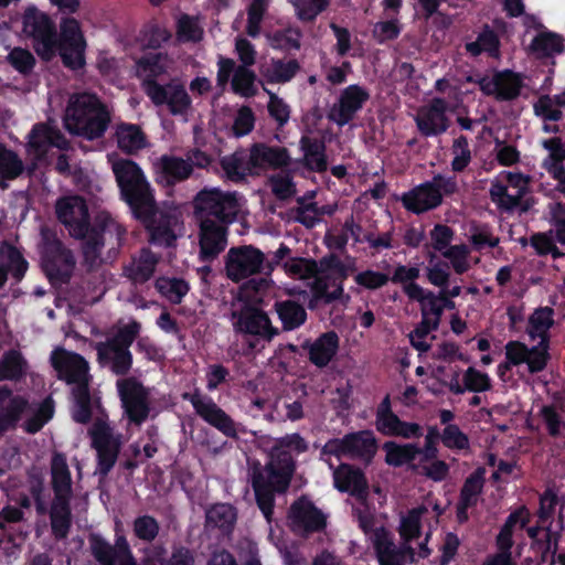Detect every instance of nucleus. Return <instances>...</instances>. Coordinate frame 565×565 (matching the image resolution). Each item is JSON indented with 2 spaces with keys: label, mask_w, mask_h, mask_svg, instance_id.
I'll return each instance as SVG.
<instances>
[{
  "label": "nucleus",
  "mask_w": 565,
  "mask_h": 565,
  "mask_svg": "<svg viewBox=\"0 0 565 565\" xmlns=\"http://www.w3.org/2000/svg\"><path fill=\"white\" fill-rule=\"evenodd\" d=\"M58 221L70 235L83 241V266L94 271L116 256L124 231L116 224L90 225L86 201L78 195L60 199L55 205Z\"/></svg>",
  "instance_id": "nucleus-1"
},
{
  "label": "nucleus",
  "mask_w": 565,
  "mask_h": 565,
  "mask_svg": "<svg viewBox=\"0 0 565 565\" xmlns=\"http://www.w3.org/2000/svg\"><path fill=\"white\" fill-rule=\"evenodd\" d=\"M307 443L299 434H291L274 440L268 451V461L262 466L254 461L248 468L256 503L268 522L274 514L275 493L285 492L290 483L295 463L288 449L303 452Z\"/></svg>",
  "instance_id": "nucleus-2"
},
{
  "label": "nucleus",
  "mask_w": 565,
  "mask_h": 565,
  "mask_svg": "<svg viewBox=\"0 0 565 565\" xmlns=\"http://www.w3.org/2000/svg\"><path fill=\"white\" fill-rule=\"evenodd\" d=\"M427 513L428 509L420 505L401 518L399 544H396L392 535L383 527L374 532L373 546L380 565H406L416 562V556L426 558L430 555V550L427 546L429 533H426L425 541L418 545L417 551L412 546V542L419 539L422 534L420 521Z\"/></svg>",
  "instance_id": "nucleus-3"
},
{
  "label": "nucleus",
  "mask_w": 565,
  "mask_h": 565,
  "mask_svg": "<svg viewBox=\"0 0 565 565\" xmlns=\"http://www.w3.org/2000/svg\"><path fill=\"white\" fill-rule=\"evenodd\" d=\"M110 121V111L97 95L81 92L68 97L63 124L70 134L96 140L104 136Z\"/></svg>",
  "instance_id": "nucleus-4"
},
{
  "label": "nucleus",
  "mask_w": 565,
  "mask_h": 565,
  "mask_svg": "<svg viewBox=\"0 0 565 565\" xmlns=\"http://www.w3.org/2000/svg\"><path fill=\"white\" fill-rule=\"evenodd\" d=\"M224 273L233 282L247 280L246 291L255 294L265 292L269 286V276L274 270V263L269 256L254 245H238L231 247L223 258Z\"/></svg>",
  "instance_id": "nucleus-5"
},
{
  "label": "nucleus",
  "mask_w": 565,
  "mask_h": 565,
  "mask_svg": "<svg viewBox=\"0 0 565 565\" xmlns=\"http://www.w3.org/2000/svg\"><path fill=\"white\" fill-rule=\"evenodd\" d=\"M51 362L57 372L58 379L72 386L73 418L81 424L89 422L92 417L89 392L92 375L89 374L88 362L78 353L62 348L52 352Z\"/></svg>",
  "instance_id": "nucleus-6"
},
{
  "label": "nucleus",
  "mask_w": 565,
  "mask_h": 565,
  "mask_svg": "<svg viewBox=\"0 0 565 565\" xmlns=\"http://www.w3.org/2000/svg\"><path fill=\"white\" fill-rule=\"evenodd\" d=\"M50 483L54 494L50 508L51 527L54 536L62 540L67 536L71 527V500L73 498V480L64 454H53L50 462Z\"/></svg>",
  "instance_id": "nucleus-7"
},
{
  "label": "nucleus",
  "mask_w": 565,
  "mask_h": 565,
  "mask_svg": "<svg viewBox=\"0 0 565 565\" xmlns=\"http://www.w3.org/2000/svg\"><path fill=\"white\" fill-rule=\"evenodd\" d=\"M111 170L120 189L121 198L130 206L134 215L149 222L154 206V198L139 166L129 159H118L111 162Z\"/></svg>",
  "instance_id": "nucleus-8"
},
{
  "label": "nucleus",
  "mask_w": 565,
  "mask_h": 565,
  "mask_svg": "<svg viewBox=\"0 0 565 565\" xmlns=\"http://www.w3.org/2000/svg\"><path fill=\"white\" fill-rule=\"evenodd\" d=\"M140 330L141 324L132 320L109 333L105 341L97 342L94 348L99 365L109 369L116 375H127L132 366V354L129 348Z\"/></svg>",
  "instance_id": "nucleus-9"
},
{
  "label": "nucleus",
  "mask_w": 565,
  "mask_h": 565,
  "mask_svg": "<svg viewBox=\"0 0 565 565\" xmlns=\"http://www.w3.org/2000/svg\"><path fill=\"white\" fill-rule=\"evenodd\" d=\"M196 221H206L230 226L242 209L241 198L236 192L222 191L218 188H205L193 200Z\"/></svg>",
  "instance_id": "nucleus-10"
},
{
  "label": "nucleus",
  "mask_w": 565,
  "mask_h": 565,
  "mask_svg": "<svg viewBox=\"0 0 565 565\" xmlns=\"http://www.w3.org/2000/svg\"><path fill=\"white\" fill-rule=\"evenodd\" d=\"M311 278L312 280L308 282L311 291L308 300L309 309L313 310L344 298L345 273L337 257H323Z\"/></svg>",
  "instance_id": "nucleus-11"
},
{
  "label": "nucleus",
  "mask_w": 565,
  "mask_h": 565,
  "mask_svg": "<svg viewBox=\"0 0 565 565\" xmlns=\"http://www.w3.org/2000/svg\"><path fill=\"white\" fill-rule=\"evenodd\" d=\"M40 254L42 267L53 284L67 282L76 267V257L56 233L47 227L41 230Z\"/></svg>",
  "instance_id": "nucleus-12"
},
{
  "label": "nucleus",
  "mask_w": 565,
  "mask_h": 565,
  "mask_svg": "<svg viewBox=\"0 0 565 565\" xmlns=\"http://www.w3.org/2000/svg\"><path fill=\"white\" fill-rule=\"evenodd\" d=\"M22 23L23 33L32 39L38 55L50 61L55 55L57 43L54 22L46 13L31 7L24 11Z\"/></svg>",
  "instance_id": "nucleus-13"
},
{
  "label": "nucleus",
  "mask_w": 565,
  "mask_h": 565,
  "mask_svg": "<svg viewBox=\"0 0 565 565\" xmlns=\"http://www.w3.org/2000/svg\"><path fill=\"white\" fill-rule=\"evenodd\" d=\"M92 446L97 452V468L95 473L106 477L115 466L120 448L121 435L115 434L113 428L103 420H96L88 430Z\"/></svg>",
  "instance_id": "nucleus-14"
},
{
  "label": "nucleus",
  "mask_w": 565,
  "mask_h": 565,
  "mask_svg": "<svg viewBox=\"0 0 565 565\" xmlns=\"http://www.w3.org/2000/svg\"><path fill=\"white\" fill-rule=\"evenodd\" d=\"M116 386L129 422L142 424L150 413L149 388L135 376L118 380Z\"/></svg>",
  "instance_id": "nucleus-15"
},
{
  "label": "nucleus",
  "mask_w": 565,
  "mask_h": 565,
  "mask_svg": "<svg viewBox=\"0 0 565 565\" xmlns=\"http://www.w3.org/2000/svg\"><path fill=\"white\" fill-rule=\"evenodd\" d=\"M60 29L56 49L63 63L74 70L82 67L85 63L86 41L78 21L73 18H66L61 22Z\"/></svg>",
  "instance_id": "nucleus-16"
},
{
  "label": "nucleus",
  "mask_w": 565,
  "mask_h": 565,
  "mask_svg": "<svg viewBox=\"0 0 565 565\" xmlns=\"http://www.w3.org/2000/svg\"><path fill=\"white\" fill-rule=\"evenodd\" d=\"M146 94L157 106L167 105L172 115H183L191 107V98L184 86L178 82L160 85L154 81L142 84Z\"/></svg>",
  "instance_id": "nucleus-17"
},
{
  "label": "nucleus",
  "mask_w": 565,
  "mask_h": 565,
  "mask_svg": "<svg viewBox=\"0 0 565 565\" xmlns=\"http://www.w3.org/2000/svg\"><path fill=\"white\" fill-rule=\"evenodd\" d=\"M89 551L99 565H138L124 535H118L114 545L98 535H90Z\"/></svg>",
  "instance_id": "nucleus-18"
},
{
  "label": "nucleus",
  "mask_w": 565,
  "mask_h": 565,
  "mask_svg": "<svg viewBox=\"0 0 565 565\" xmlns=\"http://www.w3.org/2000/svg\"><path fill=\"white\" fill-rule=\"evenodd\" d=\"M217 86L224 88L232 77V88L236 94L244 97H252L256 94V74L245 65H236L235 61L227 57H220L217 62Z\"/></svg>",
  "instance_id": "nucleus-19"
},
{
  "label": "nucleus",
  "mask_w": 565,
  "mask_h": 565,
  "mask_svg": "<svg viewBox=\"0 0 565 565\" xmlns=\"http://www.w3.org/2000/svg\"><path fill=\"white\" fill-rule=\"evenodd\" d=\"M199 226V257L204 263L215 260L227 246L228 226L196 221Z\"/></svg>",
  "instance_id": "nucleus-20"
},
{
  "label": "nucleus",
  "mask_w": 565,
  "mask_h": 565,
  "mask_svg": "<svg viewBox=\"0 0 565 565\" xmlns=\"http://www.w3.org/2000/svg\"><path fill=\"white\" fill-rule=\"evenodd\" d=\"M190 398L196 414L202 417L211 426L218 429L230 438H237V429L234 420L211 398L202 396L199 393L192 395H184V398Z\"/></svg>",
  "instance_id": "nucleus-21"
},
{
  "label": "nucleus",
  "mask_w": 565,
  "mask_h": 565,
  "mask_svg": "<svg viewBox=\"0 0 565 565\" xmlns=\"http://www.w3.org/2000/svg\"><path fill=\"white\" fill-rule=\"evenodd\" d=\"M232 320L234 330L238 333L257 335L266 340H271L277 334V329L271 326L268 316L253 307L233 312Z\"/></svg>",
  "instance_id": "nucleus-22"
},
{
  "label": "nucleus",
  "mask_w": 565,
  "mask_h": 565,
  "mask_svg": "<svg viewBox=\"0 0 565 565\" xmlns=\"http://www.w3.org/2000/svg\"><path fill=\"white\" fill-rule=\"evenodd\" d=\"M288 519L292 530L301 534L318 532L326 526L323 513L306 498H300L291 504Z\"/></svg>",
  "instance_id": "nucleus-23"
},
{
  "label": "nucleus",
  "mask_w": 565,
  "mask_h": 565,
  "mask_svg": "<svg viewBox=\"0 0 565 565\" xmlns=\"http://www.w3.org/2000/svg\"><path fill=\"white\" fill-rule=\"evenodd\" d=\"M367 98L366 90L358 85H351L341 93L338 103L330 108L328 118L339 126H344L353 119Z\"/></svg>",
  "instance_id": "nucleus-24"
},
{
  "label": "nucleus",
  "mask_w": 565,
  "mask_h": 565,
  "mask_svg": "<svg viewBox=\"0 0 565 565\" xmlns=\"http://www.w3.org/2000/svg\"><path fill=\"white\" fill-rule=\"evenodd\" d=\"M507 184L495 182L490 188V195L493 202L504 210H513L520 204L521 199L527 191L526 179L519 173L509 172Z\"/></svg>",
  "instance_id": "nucleus-25"
},
{
  "label": "nucleus",
  "mask_w": 565,
  "mask_h": 565,
  "mask_svg": "<svg viewBox=\"0 0 565 565\" xmlns=\"http://www.w3.org/2000/svg\"><path fill=\"white\" fill-rule=\"evenodd\" d=\"M448 104L443 98H434L429 105L422 107L415 118L418 130L424 136H436L447 130L446 110Z\"/></svg>",
  "instance_id": "nucleus-26"
},
{
  "label": "nucleus",
  "mask_w": 565,
  "mask_h": 565,
  "mask_svg": "<svg viewBox=\"0 0 565 565\" xmlns=\"http://www.w3.org/2000/svg\"><path fill=\"white\" fill-rule=\"evenodd\" d=\"M480 89L487 95H494L499 100H512L520 95L521 77L511 71L499 72L493 77L479 81Z\"/></svg>",
  "instance_id": "nucleus-27"
},
{
  "label": "nucleus",
  "mask_w": 565,
  "mask_h": 565,
  "mask_svg": "<svg viewBox=\"0 0 565 565\" xmlns=\"http://www.w3.org/2000/svg\"><path fill=\"white\" fill-rule=\"evenodd\" d=\"M139 220L150 230L152 241L166 246L174 243L181 230L179 217L174 214H163L159 211L156 202L150 221Z\"/></svg>",
  "instance_id": "nucleus-28"
},
{
  "label": "nucleus",
  "mask_w": 565,
  "mask_h": 565,
  "mask_svg": "<svg viewBox=\"0 0 565 565\" xmlns=\"http://www.w3.org/2000/svg\"><path fill=\"white\" fill-rule=\"evenodd\" d=\"M333 480L338 490L349 492L361 502L366 500L369 487L360 469L347 463H341L334 468Z\"/></svg>",
  "instance_id": "nucleus-29"
},
{
  "label": "nucleus",
  "mask_w": 565,
  "mask_h": 565,
  "mask_svg": "<svg viewBox=\"0 0 565 565\" xmlns=\"http://www.w3.org/2000/svg\"><path fill=\"white\" fill-rule=\"evenodd\" d=\"M252 164L255 173L264 169H279L287 167L291 158L284 147H271L264 142L254 143L249 148Z\"/></svg>",
  "instance_id": "nucleus-30"
},
{
  "label": "nucleus",
  "mask_w": 565,
  "mask_h": 565,
  "mask_svg": "<svg viewBox=\"0 0 565 565\" xmlns=\"http://www.w3.org/2000/svg\"><path fill=\"white\" fill-rule=\"evenodd\" d=\"M154 167L158 181L168 186L186 180L193 172L188 160L169 154L160 157Z\"/></svg>",
  "instance_id": "nucleus-31"
},
{
  "label": "nucleus",
  "mask_w": 565,
  "mask_h": 565,
  "mask_svg": "<svg viewBox=\"0 0 565 565\" xmlns=\"http://www.w3.org/2000/svg\"><path fill=\"white\" fill-rule=\"evenodd\" d=\"M307 352L309 361L317 367H324L334 358L339 348V337L329 331L321 334L315 341H306L301 345Z\"/></svg>",
  "instance_id": "nucleus-32"
},
{
  "label": "nucleus",
  "mask_w": 565,
  "mask_h": 565,
  "mask_svg": "<svg viewBox=\"0 0 565 565\" xmlns=\"http://www.w3.org/2000/svg\"><path fill=\"white\" fill-rule=\"evenodd\" d=\"M50 146L64 149L67 146V141L57 128L49 124L35 125L29 135L30 149L40 158Z\"/></svg>",
  "instance_id": "nucleus-33"
},
{
  "label": "nucleus",
  "mask_w": 565,
  "mask_h": 565,
  "mask_svg": "<svg viewBox=\"0 0 565 565\" xmlns=\"http://www.w3.org/2000/svg\"><path fill=\"white\" fill-rule=\"evenodd\" d=\"M404 206L414 213H423L436 209L441 204L437 191L430 183L424 182L403 195Z\"/></svg>",
  "instance_id": "nucleus-34"
},
{
  "label": "nucleus",
  "mask_w": 565,
  "mask_h": 565,
  "mask_svg": "<svg viewBox=\"0 0 565 565\" xmlns=\"http://www.w3.org/2000/svg\"><path fill=\"white\" fill-rule=\"evenodd\" d=\"M25 407L26 401L23 397L12 396L7 386L0 387V433L13 427Z\"/></svg>",
  "instance_id": "nucleus-35"
},
{
  "label": "nucleus",
  "mask_w": 565,
  "mask_h": 565,
  "mask_svg": "<svg viewBox=\"0 0 565 565\" xmlns=\"http://www.w3.org/2000/svg\"><path fill=\"white\" fill-rule=\"evenodd\" d=\"M157 264L158 257L151 250L143 248L125 267V274L135 284H142L152 277Z\"/></svg>",
  "instance_id": "nucleus-36"
},
{
  "label": "nucleus",
  "mask_w": 565,
  "mask_h": 565,
  "mask_svg": "<svg viewBox=\"0 0 565 565\" xmlns=\"http://www.w3.org/2000/svg\"><path fill=\"white\" fill-rule=\"evenodd\" d=\"M249 150H238L230 156H225L221 160V167L226 177L232 181H241L247 174H254L255 170L252 164Z\"/></svg>",
  "instance_id": "nucleus-37"
},
{
  "label": "nucleus",
  "mask_w": 565,
  "mask_h": 565,
  "mask_svg": "<svg viewBox=\"0 0 565 565\" xmlns=\"http://www.w3.org/2000/svg\"><path fill=\"white\" fill-rule=\"evenodd\" d=\"M300 148L303 151V164L306 168L316 172L327 170L326 145L322 140L303 136L300 139Z\"/></svg>",
  "instance_id": "nucleus-38"
},
{
  "label": "nucleus",
  "mask_w": 565,
  "mask_h": 565,
  "mask_svg": "<svg viewBox=\"0 0 565 565\" xmlns=\"http://www.w3.org/2000/svg\"><path fill=\"white\" fill-rule=\"evenodd\" d=\"M118 147L128 154H132L146 147V136L138 125L119 124L116 128Z\"/></svg>",
  "instance_id": "nucleus-39"
},
{
  "label": "nucleus",
  "mask_w": 565,
  "mask_h": 565,
  "mask_svg": "<svg viewBox=\"0 0 565 565\" xmlns=\"http://www.w3.org/2000/svg\"><path fill=\"white\" fill-rule=\"evenodd\" d=\"M376 427L385 435H396L404 438L418 436L420 433L419 425L402 422L394 413L376 416Z\"/></svg>",
  "instance_id": "nucleus-40"
},
{
  "label": "nucleus",
  "mask_w": 565,
  "mask_h": 565,
  "mask_svg": "<svg viewBox=\"0 0 565 565\" xmlns=\"http://www.w3.org/2000/svg\"><path fill=\"white\" fill-rule=\"evenodd\" d=\"M563 50V39L548 31H540L530 44V51L536 57H548L562 53Z\"/></svg>",
  "instance_id": "nucleus-41"
},
{
  "label": "nucleus",
  "mask_w": 565,
  "mask_h": 565,
  "mask_svg": "<svg viewBox=\"0 0 565 565\" xmlns=\"http://www.w3.org/2000/svg\"><path fill=\"white\" fill-rule=\"evenodd\" d=\"M348 455L369 459L376 451L375 438L371 431L363 430L345 436Z\"/></svg>",
  "instance_id": "nucleus-42"
},
{
  "label": "nucleus",
  "mask_w": 565,
  "mask_h": 565,
  "mask_svg": "<svg viewBox=\"0 0 565 565\" xmlns=\"http://www.w3.org/2000/svg\"><path fill=\"white\" fill-rule=\"evenodd\" d=\"M235 522L236 511L231 504H215L206 512V525L217 527L223 533H231Z\"/></svg>",
  "instance_id": "nucleus-43"
},
{
  "label": "nucleus",
  "mask_w": 565,
  "mask_h": 565,
  "mask_svg": "<svg viewBox=\"0 0 565 565\" xmlns=\"http://www.w3.org/2000/svg\"><path fill=\"white\" fill-rule=\"evenodd\" d=\"M276 312L282 323L284 330H294L305 323L307 312L305 308L291 300L276 302Z\"/></svg>",
  "instance_id": "nucleus-44"
},
{
  "label": "nucleus",
  "mask_w": 565,
  "mask_h": 565,
  "mask_svg": "<svg viewBox=\"0 0 565 565\" xmlns=\"http://www.w3.org/2000/svg\"><path fill=\"white\" fill-rule=\"evenodd\" d=\"M168 56L162 53H150L136 63V74L139 77H143L145 82L153 81V77H157L166 72L168 67Z\"/></svg>",
  "instance_id": "nucleus-45"
},
{
  "label": "nucleus",
  "mask_w": 565,
  "mask_h": 565,
  "mask_svg": "<svg viewBox=\"0 0 565 565\" xmlns=\"http://www.w3.org/2000/svg\"><path fill=\"white\" fill-rule=\"evenodd\" d=\"M28 363L17 350H10L0 360V381H17L26 372Z\"/></svg>",
  "instance_id": "nucleus-46"
},
{
  "label": "nucleus",
  "mask_w": 565,
  "mask_h": 565,
  "mask_svg": "<svg viewBox=\"0 0 565 565\" xmlns=\"http://www.w3.org/2000/svg\"><path fill=\"white\" fill-rule=\"evenodd\" d=\"M553 309L543 307L536 309L529 319L527 332L534 340L536 338L542 342H546L547 331L553 324Z\"/></svg>",
  "instance_id": "nucleus-47"
},
{
  "label": "nucleus",
  "mask_w": 565,
  "mask_h": 565,
  "mask_svg": "<svg viewBox=\"0 0 565 565\" xmlns=\"http://www.w3.org/2000/svg\"><path fill=\"white\" fill-rule=\"evenodd\" d=\"M300 66L296 60L289 61H273L269 66H267L263 75L270 83H286L289 82L296 73L299 71Z\"/></svg>",
  "instance_id": "nucleus-48"
},
{
  "label": "nucleus",
  "mask_w": 565,
  "mask_h": 565,
  "mask_svg": "<svg viewBox=\"0 0 565 565\" xmlns=\"http://www.w3.org/2000/svg\"><path fill=\"white\" fill-rule=\"evenodd\" d=\"M273 49L290 51L300 47L301 32L298 28H286L266 35Z\"/></svg>",
  "instance_id": "nucleus-49"
},
{
  "label": "nucleus",
  "mask_w": 565,
  "mask_h": 565,
  "mask_svg": "<svg viewBox=\"0 0 565 565\" xmlns=\"http://www.w3.org/2000/svg\"><path fill=\"white\" fill-rule=\"evenodd\" d=\"M384 449L386 451V462L395 467L412 461L420 452L414 444L397 445L393 441L385 443Z\"/></svg>",
  "instance_id": "nucleus-50"
},
{
  "label": "nucleus",
  "mask_w": 565,
  "mask_h": 565,
  "mask_svg": "<svg viewBox=\"0 0 565 565\" xmlns=\"http://www.w3.org/2000/svg\"><path fill=\"white\" fill-rule=\"evenodd\" d=\"M483 475L484 469L479 468L466 479L460 493V500L466 505L477 504L478 497L483 488Z\"/></svg>",
  "instance_id": "nucleus-51"
},
{
  "label": "nucleus",
  "mask_w": 565,
  "mask_h": 565,
  "mask_svg": "<svg viewBox=\"0 0 565 565\" xmlns=\"http://www.w3.org/2000/svg\"><path fill=\"white\" fill-rule=\"evenodd\" d=\"M296 17L302 22L313 21L321 12L327 10L330 0H294Z\"/></svg>",
  "instance_id": "nucleus-52"
},
{
  "label": "nucleus",
  "mask_w": 565,
  "mask_h": 565,
  "mask_svg": "<svg viewBox=\"0 0 565 565\" xmlns=\"http://www.w3.org/2000/svg\"><path fill=\"white\" fill-rule=\"evenodd\" d=\"M132 531L139 540L151 543L159 535L160 524L153 516L145 514L134 520Z\"/></svg>",
  "instance_id": "nucleus-53"
},
{
  "label": "nucleus",
  "mask_w": 565,
  "mask_h": 565,
  "mask_svg": "<svg viewBox=\"0 0 565 565\" xmlns=\"http://www.w3.org/2000/svg\"><path fill=\"white\" fill-rule=\"evenodd\" d=\"M23 162L15 152L0 145V174L4 179H15L23 171Z\"/></svg>",
  "instance_id": "nucleus-54"
},
{
  "label": "nucleus",
  "mask_w": 565,
  "mask_h": 565,
  "mask_svg": "<svg viewBox=\"0 0 565 565\" xmlns=\"http://www.w3.org/2000/svg\"><path fill=\"white\" fill-rule=\"evenodd\" d=\"M297 203L298 206L290 211L294 220L307 228L315 227L319 223L317 203L306 202L305 198H298Z\"/></svg>",
  "instance_id": "nucleus-55"
},
{
  "label": "nucleus",
  "mask_w": 565,
  "mask_h": 565,
  "mask_svg": "<svg viewBox=\"0 0 565 565\" xmlns=\"http://www.w3.org/2000/svg\"><path fill=\"white\" fill-rule=\"evenodd\" d=\"M268 7V0H253L247 11L246 32L256 38L260 33V23Z\"/></svg>",
  "instance_id": "nucleus-56"
},
{
  "label": "nucleus",
  "mask_w": 565,
  "mask_h": 565,
  "mask_svg": "<svg viewBox=\"0 0 565 565\" xmlns=\"http://www.w3.org/2000/svg\"><path fill=\"white\" fill-rule=\"evenodd\" d=\"M269 186L274 195L282 201L289 200L296 194V184L287 173H277L270 177Z\"/></svg>",
  "instance_id": "nucleus-57"
},
{
  "label": "nucleus",
  "mask_w": 565,
  "mask_h": 565,
  "mask_svg": "<svg viewBox=\"0 0 565 565\" xmlns=\"http://www.w3.org/2000/svg\"><path fill=\"white\" fill-rule=\"evenodd\" d=\"M558 534L553 533L550 527L545 530L543 540H536L532 543V547L541 555V562H547L551 555V564L555 562V554L557 552Z\"/></svg>",
  "instance_id": "nucleus-58"
},
{
  "label": "nucleus",
  "mask_w": 565,
  "mask_h": 565,
  "mask_svg": "<svg viewBox=\"0 0 565 565\" xmlns=\"http://www.w3.org/2000/svg\"><path fill=\"white\" fill-rule=\"evenodd\" d=\"M319 264L305 258H291L284 264L286 273L298 279H307L318 270Z\"/></svg>",
  "instance_id": "nucleus-59"
},
{
  "label": "nucleus",
  "mask_w": 565,
  "mask_h": 565,
  "mask_svg": "<svg viewBox=\"0 0 565 565\" xmlns=\"http://www.w3.org/2000/svg\"><path fill=\"white\" fill-rule=\"evenodd\" d=\"M157 287L172 303H180L188 292V284L182 279H159Z\"/></svg>",
  "instance_id": "nucleus-60"
},
{
  "label": "nucleus",
  "mask_w": 565,
  "mask_h": 565,
  "mask_svg": "<svg viewBox=\"0 0 565 565\" xmlns=\"http://www.w3.org/2000/svg\"><path fill=\"white\" fill-rule=\"evenodd\" d=\"M203 31L198 21L186 14L182 15L178 21L177 35L183 42H196L202 39Z\"/></svg>",
  "instance_id": "nucleus-61"
},
{
  "label": "nucleus",
  "mask_w": 565,
  "mask_h": 565,
  "mask_svg": "<svg viewBox=\"0 0 565 565\" xmlns=\"http://www.w3.org/2000/svg\"><path fill=\"white\" fill-rule=\"evenodd\" d=\"M468 254L469 249L463 244L449 246L446 250L443 252V256L450 260L451 266L457 274H463L468 270Z\"/></svg>",
  "instance_id": "nucleus-62"
},
{
  "label": "nucleus",
  "mask_w": 565,
  "mask_h": 565,
  "mask_svg": "<svg viewBox=\"0 0 565 565\" xmlns=\"http://www.w3.org/2000/svg\"><path fill=\"white\" fill-rule=\"evenodd\" d=\"M463 384L467 391L486 392L491 388V381L488 374L482 373L475 367H468L463 373Z\"/></svg>",
  "instance_id": "nucleus-63"
},
{
  "label": "nucleus",
  "mask_w": 565,
  "mask_h": 565,
  "mask_svg": "<svg viewBox=\"0 0 565 565\" xmlns=\"http://www.w3.org/2000/svg\"><path fill=\"white\" fill-rule=\"evenodd\" d=\"M534 113L536 116L544 120L558 121L562 119L563 113L556 108L552 102V96L542 95L533 105Z\"/></svg>",
  "instance_id": "nucleus-64"
}]
</instances>
